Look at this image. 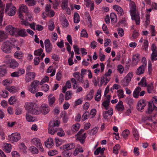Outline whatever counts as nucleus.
<instances>
[{
  "label": "nucleus",
  "mask_w": 157,
  "mask_h": 157,
  "mask_svg": "<svg viewBox=\"0 0 157 157\" xmlns=\"http://www.w3.org/2000/svg\"><path fill=\"white\" fill-rule=\"evenodd\" d=\"M130 6L131 8L130 10L132 19L134 20L137 25H139L140 22V14L136 10V5L133 1L131 2Z\"/></svg>",
  "instance_id": "1"
},
{
  "label": "nucleus",
  "mask_w": 157,
  "mask_h": 157,
  "mask_svg": "<svg viewBox=\"0 0 157 157\" xmlns=\"http://www.w3.org/2000/svg\"><path fill=\"white\" fill-rule=\"evenodd\" d=\"M60 122L58 120L51 121L49 124L48 132V133L53 135L55 133L57 132V129L55 127L59 126Z\"/></svg>",
  "instance_id": "2"
},
{
  "label": "nucleus",
  "mask_w": 157,
  "mask_h": 157,
  "mask_svg": "<svg viewBox=\"0 0 157 157\" xmlns=\"http://www.w3.org/2000/svg\"><path fill=\"white\" fill-rule=\"evenodd\" d=\"M16 11V9L12 3H9L6 5V13L9 16H12L15 15Z\"/></svg>",
  "instance_id": "3"
},
{
  "label": "nucleus",
  "mask_w": 157,
  "mask_h": 157,
  "mask_svg": "<svg viewBox=\"0 0 157 157\" xmlns=\"http://www.w3.org/2000/svg\"><path fill=\"white\" fill-rule=\"evenodd\" d=\"M26 108L29 113L33 114H38L39 112L36 109V105L33 103H29L26 104Z\"/></svg>",
  "instance_id": "4"
},
{
  "label": "nucleus",
  "mask_w": 157,
  "mask_h": 157,
  "mask_svg": "<svg viewBox=\"0 0 157 157\" xmlns=\"http://www.w3.org/2000/svg\"><path fill=\"white\" fill-rule=\"evenodd\" d=\"M142 64L137 69L136 74L138 75H140L144 73L145 69L147 66V60L144 57L142 58Z\"/></svg>",
  "instance_id": "5"
},
{
  "label": "nucleus",
  "mask_w": 157,
  "mask_h": 157,
  "mask_svg": "<svg viewBox=\"0 0 157 157\" xmlns=\"http://www.w3.org/2000/svg\"><path fill=\"white\" fill-rule=\"evenodd\" d=\"M11 45L12 42L10 40L5 41L2 46V50L6 53L10 52L12 48Z\"/></svg>",
  "instance_id": "6"
},
{
  "label": "nucleus",
  "mask_w": 157,
  "mask_h": 157,
  "mask_svg": "<svg viewBox=\"0 0 157 157\" xmlns=\"http://www.w3.org/2000/svg\"><path fill=\"white\" fill-rule=\"evenodd\" d=\"M40 84L39 81L34 80L31 83L29 90L32 93L35 94L38 91V86Z\"/></svg>",
  "instance_id": "7"
},
{
  "label": "nucleus",
  "mask_w": 157,
  "mask_h": 157,
  "mask_svg": "<svg viewBox=\"0 0 157 157\" xmlns=\"http://www.w3.org/2000/svg\"><path fill=\"white\" fill-rule=\"evenodd\" d=\"M133 76V74L132 73L129 72L128 73L121 82L122 86L124 87L127 86L130 82Z\"/></svg>",
  "instance_id": "8"
},
{
  "label": "nucleus",
  "mask_w": 157,
  "mask_h": 157,
  "mask_svg": "<svg viewBox=\"0 0 157 157\" xmlns=\"http://www.w3.org/2000/svg\"><path fill=\"white\" fill-rule=\"evenodd\" d=\"M9 140L12 143L17 142L21 139L20 134L15 133L9 135L8 136Z\"/></svg>",
  "instance_id": "9"
},
{
  "label": "nucleus",
  "mask_w": 157,
  "mask_h": 157,
  "mask_svg": "<svg viewBox=\"0 0 157 157\" xmlns=\"http://www.w3.org/2000/svg\"><path fill=\"white\" fill-rule=\"evenodd\" d=\"M7 63L8 66L12 69H14L19 65L18 63L14 59H9L7 61Z\"/></svg>",
  "instance_id": "10"
},
{
  "label": "nucleus",
  "mask_w": 157,
  "mask_h": 157,
  "mask_svg": "<svg viewBox=\"0 0 157 157\" xmlns=\"http://www.w3.org/2000/svg\"><path fill=\"white\" fill-rule=\"evenodd\" d=\"M146 101L144 99L139 100L137 103L136 109L139 111L142 112L146 105Z\"/></svg>",
  "instance_id": "11"
},
{
  "label": "nucleus",
  "mask_w": 157,
  "mask_h": 157,
  "mask_svg": "<svg viewBox=\"0 0 157 157\" xmlns=\"http://www.w3.org/2000/svg\"><path fill=\"white\" fill-rule=\"evenodd\" d=\"M28 12L27 7L24 5H22L19 8V17L21 19H23L24 16L22 13H24L25 14Z\"/></svg>",
  "instance_id": "12"
},
{
  "label": "nucleus",
  "mask_w": 157,
  "mask_h": 157,
  "mask_svg": "<svg viewBox=\"0 0 157 157\" xmlns=\"http://www.w3.org/2000/svg\"><path fill=\"white\" fill-rule=\"evenodd\" d=\"M44 45L46 52L48 53L51 52L52 49V45L49 39H46L45 40Z\"/></svg>",
  "instance_id": "13"
},
{
  "label": "nucleus",
  "mask_w": 157,
  "mask_h": 157,
  "mask_svg": "<svg viewBox=\"0 0 157 157\" xmlns=\"http://www.w3.org/2000/svg\"><path fill=\"white\" fill-rule=\"evenodd\" d=\"M6 30L8 31L10 35H14L18 31L17 29L12 27L11 25H9L6 27Z\"/></svg>",
  "instance_id": "14"
},
{
  "label": "nucleus",
  "mask_w": 157,
  "mask_h": 157,
  "mask_svg": "<svg viewBox=\"0 0 157 157\" xmlns=\"http://www.w3.org/2000/svg\"><path fill=\"white\" fill-rule=\"evenodd\" d=\"M36 76V74L34 72H29L26 75L25 81L26 82H30L33 80Z\"/></svg>",
  "instance_id": "15"
},
{
  "label": "nucleus",
  "mask_w": 157,
  "mask_h": 157,
  "mask_svg": "<svg viewBox=\"0 0 157 157\" xmlns=\"http://www.w3.org/2000/svg\"><path fill=\"white\" fill-rule=\"evenodd\" d=\"M140 55L138 54L133 55L132 59V64L134 66L136 65L140 60Z\"/></svg>",
  "instance_id": "16"
},
{
  "label": "nucleus",
  "mask_w": 157,
  "mask_h": 157,
  "mask_svg": "<svg viewBox=\"0 0 157 157\" xmlns=\"http://www.w3.org/2000/svg\"><path fill=\"white\" fill-rule=\"evenodd\" d=\"M115 109L119 112H122L124 109V108L123 105V102L121 101H120L115 106Z\"/></svg>",
  "instance_id": "17"
},
{
  "label": "nucleus",
  "mask_w": 157,
  "mask_h": 157,
  "mask_svg": "<svg viewBox=\"0 0 157 157\" xmlns=\"http://www.w3.org/2000/svg\"><path fill=\"white\" fill-rule=\"evenodd\" d=\"M75 147V145L74 143H70L69 144H66L65 145H63L61 148L63 149H67L70 150L74 149Z\"/></svg>",
  "instance_id": "18"
},
{
  "label": "nucleus",
  "mask_w": 157,
  "mask_h": 157,
  "mask_svg": "<svg viewBox=\"0 0 157 157\" xmlns=\"http://www.w3.org/2000/svg\"><path fill=\"white\" fill-rule=\"evenodd\" d=\"M147 86V91L149 93H152L154 92L155 90L153 84L147 85L146 82H145L144 86Z\"/></svg>",
  "instance_id": "19"
},
{
  "label": "nucleus",
  "mask_w": 157,
  "mask_h": 157,
  "mask_svg": "<svg viewBox=\"0 0 157 157\" xmlns=\"http://www.w3.org/2000/svg\"><path fill=\"white\" fill-rule=\"evenodd\" d=\"M113 8L116 10L118 14L120 16H123L124 14V12L123 9L120 6L115 5L113 6Z\"/></svg>",
  "instance_id": "20"
},
{
  "label": "nucleus",
  "mask_w": 157,
  "mask_h": 157,
  "mask_svg": "<svg viewBox=\"0 0 157 157\" xmlns=\"http://www.w3.org/2000/svg\"><path fill=\"white\" fill-rule=\"evenodd\" d=\"M73 76L77 80L79 81V82L83 83L84 82L83 80V76H80L79 75V73L78 72H76L73 74Z\"/></svg>",
  "instance_id": "21"
},
{
  "label": "nucleus",
  "mask_w": 157,
  "mask_h": 157,
  "mask_svg": "<svg viewBox=\"0 0 157 157\" xmlns=\"http://www.w3.org/2000/svg\"><path fill=\"white\" fill-rule=\"evenodd\" d=\"M101 86L104 83L106 85L110 80V78L107 76H104V75L101 78Z\"/></svg>",
  "instance_id": "22"
},
{
  "label": "nucleus",
  "mask_w": 157,
  "mask_h": 157,
  "mask_svg": "<svg viewBox=\"0 0 157 157\" xmlns=\"http://www.w3.org/2000/svg\"><path fill=\"white\" fill-rule=\"evenodd\" d=\"M48 98L49 105L50 106H52L53 104L55 103L56 100L55 98L53 97L52 94H50L48 96Z\"/></svg>",
  "instance_id": "23"
},
{
  "label": "nucleus",
  "mask_w": 157,
  "mask_h": 157,
  "mask_svg": "<svg viewBox=\"0 0 157 157\" xmlns=\"http://www.w3.org/2000/svg\"><path fill=\"white\" fill-rule=\"evenodd\" d=\"M86 133H84L82 135H79L77 137V139L78 140L81 144H83L85 142L86 138Z\"/></svg>",
  "instance_id": "24"
},
{
  "label": "nucleus",
  "mask_w": 157,
  "mask_h": 157,
  "mask_svg": "<svg viewBox=\"0 0 157 157\" xmlns=\"http://www.w3.org/2000/svg\"><path fill=\"white\" fill-rule=\"evenodd\" d=\"M23 55V53L20 51H16L14 54V56L15 58L20 59L21 61H22Z\"/></svg>",
  "instance_id": "25"
},
{
  "label": "nucleus",
  "mask_w": 157,
  "mask_h": 157,
  "mask_svg": "<svg viewBox=\"0 0 157 157\" xmlns=\"http://www.w3.org/2000/svg\"><path fill=\"white\" fill-rule=\"evenodd\" d=\"M41 112L44 114H47L49 111L50 109L48 106L45 105L42 106L40 109Z\"/></svg>",
  "instance_id": "26"
},
{
  "label": "nucleus",
  "mask_w": 157,
  "mask_h": 157,
  "mask_svg": "<svg viewBox=\"0 0 157 157\" xmlns=\"http://www.w3.org/2000/svg\"><path fill=\"white\" fill-rule=\"evenodd\" d=\"M45 144L47 147H51L54 144L53 140L51 138L48 139L45 142Z\"/></svg>",
  "instance_id": "27"
},
{
  "label": "nucleus",
  "mask_w": 157,
  "mask_h": 157,
  "mask_svg": "<svg viewBox=\"0 0 157 157\" xmlns=\"http://www.w3.org/2000/svg\"><path fill=\"white\" fill-rule=\"evenodd\" d=\"M7 37L8 36L3 31H0V42L2 41Z\"/></svg>",
  "instance_id": "28"
},
{
  "label": "nucleus",
  "mask_w": 157,
  "mask_h": 157,
  "mask_svg": "<svg viewBox=\"0 0 157 157\" xmlns=\"http://www.w3.org/2000/svg\"><path fill=\"white\" fill-rule=\"evenodd\" d=\"M18 35L20 36L25 37L27 36L28 35L25 29H21L17 31Z\"/></svg>",
  "instance_id": "29"
},
{
  "label": "nucleus",
  "mask_w": 157,
  "mask_h": 157,
  "mask_svg": "<svg viewBox=\"0 0 157 157\" xmlns=\"http://www.w3.org/2000/svg\"><path fill=\"white\" fill-rule=\"evenodd\" d=\"M6 89L12 93H15L17 91V88L14 86L7 87Z\"/></svg>",
  "instance_id": "30"
},
{
  "label": "nucleus",
  "mask_w": 157,
  "mask_h": 157,
  "mask_svg": "<svg viewBox=\"0 0 157 157\" xmlns=\"http://www.w3.org/2000/svg\"><path fill=\"white\" fill-rule=\"evenodd\" d=\"M153 103L152 102H149L148 104V107L147 109V113L149 114L153 112L154 109V108L153 107Z\"/></svg>",
  "instance_id": "31"
},
{
  "label": "nucleus",
  "mask_w": 157,
  "mask_h": 157,
  "mask_svg": "<svg viewBox=\"0 0 157 157\" xmlns=\"http://www.w3.org/2000/svg\"><path fill=\"white\" fill-rule=\"evenodd\" d=\"M132 133L133 135L135 140H138L139 139V136L138 132L136 128H133L132 129Z\"/></svg>",
  "instance_id": "32"
},
{
  "label": "nucleus",
  "mask_w": 157,
  "mask_h": 157,
  "mask_svg": "<svg viewBox=\"0 0 157 157\" xmlns=\"http://www.w3.org/2000/svg\"><path fill=\"white\" fill-rule=\"evenodd\" d=\"M12 81L10 79H6L3 80L2 82V83L3 86L6 88L7 87H9V85L12 83Z\"/></svg>",
  "instance_id": "33"
},
{
  "label": "nucleus",
  "mask_w": 157,
  "mask_h": 157,
  "mask_svg": "<svg viewBox=\"0 0 157 157\" xmlns=\"http://www.w3.org/2000/svg\"><path fill=\"white\" fill-rule=\"evenodd\" d=\"M61 7L63 10H65L66 8L68 7V0H64L62 2Z\"/></svg>",
  "instance_id": "34"
},
{
  "label": "nucleus",
  "mask_w": 157,
  "mask_h": 157,
  "mask_svg": "<svg viewBox=\"0 0 157 157\" xmlns=\"http://www.w3.org/2000/svg\"><path fill=\"white\" fill-rule=\"evenodd\" d=\"M110 19L111 22L116 23L117 21V16L115 13H111L110 14Z\"/></svg>",
  "instance_id": "35"
},
{
  "label": "nucleus",
  "mask_w": 157,
  "mask_h": 157,
  "mask_svg": "<svg viewBox=\"0 0 157 157\" xmlns=\"http://www.w3.org/2000/svg\"><path fill=\"white\" fill-rule=\"evenodd\" d=\"M80 21L79 16L78 13H74V22L75 23H77Z\"/></svg>",
  "instance_id": "36"
},
{
  "label": "nucleus",
  "mask_w": 157,
  "mask_h": 157,
  "mask_svg": "<svg viewBox=\"0 0 157 157\" xmlns=\"http://www.w3.org/2000/svg\"><path fill=\"white\" fill-rule=\"evenodd\" d=\"M32 142L33 143L34 145L36 146L37 147H38V145L40 146V145H41L40 141L38 138H33L32 140Z\"/></svg>",
  "instance_id": "37"
},
{
  "label": "nucleus",
  "mask_w": 157,
  "mask_h": 157,
  "mask_svg": "<svg viewBox=\"0 0 157 157\" xmlns=\"http://www.w3.org/2000/svg\"><path fill=\"white\" fill-rule=\"evenodd\" d=\"M17 99L15 96H11L8 100L9 104L10 105H12L14 104L16 101Z\"/></svg>",
  "instance_id": "38"
},
{
  "label": "nucleus",
  "mask_w": 157,
  "mask_h": 157,
  "mask_svg": "<svg viewBox=\"0 0 157 157\" xmlns=\"http://www.w3.org/2000/svg\"><path fill=\"white\" fill-rule=\"evenodd\" d=\"M98 127H95L89 132V134L90 136L94 135L98 132Z\"/></svg>",
  "instance_id": "39"
},
{
  "label": "nucleus",
  "mask_w": 157,
  "mask_h": 157,
  "mask_svg": "<svg viewBox=\"0 0 157 157\" xmlns=\"http://www.w3.org/2000/svg\"><path fill=\"white\" fill-rule=\"evenodd\" d=\"M64 151L63 152L62 154L66 157H70L72 154V152L67 149H63Z\"/></svg>",
  "instance_id": "40"
},
{
  "label": "nucleus",
  "mask_w": 157,
  "mask_h": 157,
  "mask_svg": "<svg viewBox=\"0 0 157 157\" xmlns=\"http://www.w3.org/2000/svg\"><path fill=\"white\" fill-rule=\"evenodd\" d=\"M4 149L7 153H10L11 150V145L9 144H6L4 146Z\"/></svg>",
  "instance_id": "41"
},
{
  "label": "nucleus",
  "mask_w": 157,
  "mask_h": 157,
  "mask_svg": "<svg viewBox=\"0 0 157 157\" xmlns=\"http://www.w3.org/2000/svg\"><path fill=\"white\" fill-rule=\"evenodd\" d=\"M7 73V70L2 66H0V76H3Z\"/></svg>",
  "instance_id": "42"
},
{
  "label": "nucleus",
  "mask_w": 157,
  "mask_h": 157,
  "mask_svg": "<svg viewBox=\"0 0 157 157\" xmlns=\"http://www.w3.org/2000/svg\"><path fill=\"white\" fill-rule=\"evenodd\" d=\"M94 92V90L92 89L90 90L89 93L86 96L87 100H90L93 98Z\"/></svg>",
  "instance_id": "43"
},
{
  "label": "nucleus",
  "mask_w": 157,
  "mask_h": 157,
  "mask_svg": "<svg viewBox=\"0 0 157 157\" xmlns=\"http://www.w3.org/2000/svg\"><path fill=\"white\" fill-rule=\"evenodd\" d=\"M120 148V145L118 144H116L113 148V153L116 155L118 154V150Z\"/></svg>",
  "instance_id": "44"
},
{
  "label": "nucleus",
  "mask_w": 157,
  "mask_h": 157,
  "mask_svg": "<svg viewBox=\"0 0 157 157\" xmlns=\"http://www.w3.org/2000/svg\"><path fill=\"white\" fill-rule=\"evenodd\" d=\"M25 2H27L29 6H34L36 4L35 0H25Z\"/></svg>",
  "instance_id": "45"
},
{
  "label": "nucleus",
  "mask_w": 157,
  "mask_h": 157,
  "mask_svg": "<svg viewBox=\"0 0 157 157\" xmlns=\"http://www.w3.org/2000/svg\"><path fill=\"white\" fill-rule=\"evenodd\" d=\"M80 127V124L78 123H77L72 126L71 129L74 132H77L78 130Z\"/></svg>",
  "instance_id": "46"
},
{
  "label": "nucleus",
  "mask_w": 157,
  "mask_h": 157,
  "mask_svg": "<svg viewBox=\"0 0 157 157\" xmlns=\"http://www.w3.org/2000/svg\"><path fill=\"white\" fill-rule=\"evenodd\" d=\"M43 51L42 48H40L37 50H35L34 52V55L35 56H40Z\"/></svg>",
  "instance_id": "47"
},
{
  "label": "nucleus",
  "mask_w": 157,
  "mask_h": 157,
  "mask_svg": "<svg viewBox=\"0 0 157 157\" xmlns=\"http://www.w3.org/2000/svg\"><path fill=\"white\" fill-rule=\"evenodd\" d=\"M9 93L5 89L2 90V92L1 93V96L3 98H6L8 96Z\"/></svg>",
  "instance_id": "48"
},
{
  "label": "nucleus",
  "mask_w": 157,
  "mask_h": 157,
  "mask_svg": "<svg viewBox=\"0 0 157 157\" xmlns=\"http://www.w3.org/2000/svg\"><path fill=\"white\" fill-rule=\"evenodd\" d=\"M65 93V100H67L71 99V91H68L66 92Z\"/></svg>",
  "instance_id": "49"
},
{
  "label": "nucleus",
  "mask_w": 157,
  "mask_h": 157,
  "mask_svg": "<svg viewBox=\"0 0 157 157\" xmlns=\"http://www.w3.org/2000/svg\"><path fill=\"white\" fill-rule=\"evenodd\" d=\"M151 59L152 61L157 60V52H152L151 55Z\"/></svg>",
  "instance_id": "50"
},
{
  "label": "nucleus",
  "mask_w": 157,
  "mask_h": 157,
  "mask_svg": "<svg viewBox=\"0 0 157 157\" xmlns=\"http://www.w3.org/2000/svg\"><path fill=\"white\" fill-rule=\"evenodd\" d=\"M130 133V132L128 129L124 130L122 132V135L124 138L127 139L128 135Z\"/></svg>",
  "instance_id": "51"
},
{
  "label": "nucleus",
  "mask_w": 157,
  "mask_h": 157,
  "mask_svg": "<svg viewBox=\"0 0 157 157\" xmlns=\"http://www.w3.org/2000/svg\"><path fill=\"white\" fill-rule=\"evenodd\" d=\"M110 102L105 100L104 101L102 104V105L103 106L105 109L107 110L108 109V106L110 104Z\"/></svg>",
  "instance_id": "52"
},
{
  "label": "nucleus",
  "mask_w": 157,
  "mask_h": 157,
  "mask_svg": "<svg viewBox=\"0 0 157 157\" xmlns=\"http://www.w3.org/2000/svg\"><path fill=\"white\" fill-rule=\"evenodd\" d=\"M83 152V150L82 147L80 148H75L74 155L75 156L79 152Z\"/></svg>",
  "instance_id": "53"
},
{
  "label": "nucleus",
  "mask_w": 157,
  "mask_h": 157,
  "mask_svg": "<svg viewBox=\"0 0 157 157\" xmlns=\"http://www.w3.org/2000/svg\"><path fill=\"white\" fill-rule=\"evenodd\" d=\"M4 10L3 9L0 10V26L2 25V23L3 21V18L4 13Z\"/></svg>",
  "instance_id": "54"
},
{
  "label": "nucleus",
  "mask_w": 157,
  "mask_h": 157,
  "mask_svg": "<svg viewBox=\"0 0 157 157\" xmlns=\"http://www.w3.org/2000/svg\"><path fill=\"white\" fill-rule=\"evenodd\" d=\"M81 36L82 37H85L87 38L88 37V35L87 34L86 31L84 29H82L81 32Z\"/></svg>",
  "instance_id": "55"
},
{
  "label": "nucleus",
  "mask_w": 157,
  "mask_h": 157,
  "mask_svg": "<svg viewBox=\"0 0 157 157\" xmlns=\"http://www.w3.org/2000/svg\"><path fill=\"white\" fill-rule=\"evenodd\" d=\"M117 92L118 93L117 95L119 98H123L124 97V92L122 90H118Z\"/></svg>",
  "instance_id": "56"
},
{
  "label": "nucleus",
  "mask_w": 157,
  "mask_h": 157,
  "mask_svg": "<svg viewBox=\"0 0 157 157\" xmlns=\"http://www.w3.org/2000/svg\"><path fill=\"white\" fill-rule=\"evenodd\" d=\"M30 150L31 152L33 154H37L38 153V149L34 146L30 147Z\"/></svg>",
  "instance_id": "57"
},
{
  "label": "nucleus",
  "mask_w": 157,
  "mask_h": 157,
  "mask_svg": "<svg viewBox=\"0 0 157 157\" xmlns=\"http://www.w3.org/2000/svg\"><path fill=\"white\" fill-rule=\"evenodd\" d=\"M58 154V151L56 150H50L48 153L49 156H52Z\"/></svg>",
  "instance_id": "58"
},
{
  "label": "nucleus",
  "mask_w": 157,
  "mask_h": 157,
  "mask_svg": "<svg viewBox=\"0 0 157 157\" xmlns=\"http://www.w3.org/2000/svg\"><path fill=\"white\" fill-rule=\"evenodd\" d=\"M69 25L67 20L65 17L63 19V20L62 23V25L63 27H67Z\"/></svg>",
  "instance_id": "59"
},
{
  "label": "nucleus",
  "mask_w": 157,
  "mask_h": 157,
  "mask_svg": "<svg viewBox=\"0 0 157 157\" xmlns=\"http://www.w3.org/2000/svg\"><path fill=\"white\" fill-rule=\"evenodd\" d=\"M49 80V78L48 76H45L43 78L41 81L40 82V85H42L43 83L46 82H48Z\"/></svg>",
  "instance_id": "60"
},
{
  "label": "nucleus",
  "mask_w": 157,
  "mask_h": 157,
  "mask_svg": "<svg viewBox=\"0 0 157 157\" xmlns=\"http://www.w3.org/2000/svg\"><path fill=\"white\" fill-rule=\"evenodd\" d=\"M26 18V20L29 21H32L33 18L30 14L28 12L25 14Z\"/></svg>",
  "instance_id": "61"
},
{
  "label": "nucleus",
  "mask_w": 157,
  "mask_h": 157,
  "mask_svg": "<svg viewBox=\"0 0 157 157\" xmlns=\"http://www.w3.org/2000/svg\"><path fill=\"white\" fill-rule=\"evenodd\" d=\"M42 90L45 92L48 91L49 89V86L47 84H45L41 87Z\"/></svg>",
  "instance_id": "62"
},
{
  "label": "nucleus",
  "mask_w": 157,
  "mask_h": 157,
  "mask_svg": "<svg viewBox=\"0 0 157 157\" xmlns=\"http://www.w3.org/2000/svg\"><path fill=\"white\" fill-rule=\"evenodd\" d=\"M89 113L87 112H85L82 116V120L83 121L86 120L88 118Z\"/></svg>",
  "instance_id": "63"
},
{
  "label": "nucleus",
  "mask_w": 157,
  "mask_h": 157,
  "mask_svg": "<svg viewBox=\"0 0 157 157\" xmlns=\"http://www.w3.org/2000/svg\"><path fill=\"white\" fill-rule=\"evenodd\" d=\"M118 71L121 74H122L124 71V69L123 66L121 65H119L117 66Z\"/></svg>",
  "instance_id": "64"
}]
</instances>
